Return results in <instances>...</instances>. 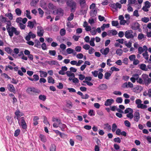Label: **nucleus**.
I'll list each match as a JSON object with an SVG mask.
<instances>
[{
	"label": "nucleus",
	"instance_id": "nucleus-63",
	"mask_svg": "<svg viewBox=\"0 0 151 151\" xmlns=\"http://www.w3.org/2000/svg\"><path fill=\"white\" fill-rule=\"evenodd\" d=\"M124 123L125 125L128 127H130L131 126L130 122L128 120H125L124 121Z\"/></svg>",
	"mask_w": 151,
	"mask_h": 151
},
{
	"label": "nucleus",
	"instance_id": "nucleus-41",
	"mask_svg": "<svg viewBox=\"0 0 151 151\" xmlns=\"http://www.w3.org/2000/svg\"><path fill=\"white\" fill-rule=\"evenodd\" d=\"M47 80L48 81V82L49 83H55V80H54L52 78V77L49 76L48 77Z\"/></svg>",
	"mask_w": 151,
	"mask_h": 151
},
{
	"label": "nucleus",
	"instance_id": "nucleus-7",
	"mask_svg": "<svg viewBox=\"0 0 151 151\" xmlns=\"http://www.w3.org/2000/svg\"><path fill=\"white\" fill-rule=\"evenodd\" d=\"M39 91L37 89L32 87H29L26 90L27 92L30 95L33 94L34 93H39Z\"/></svg>",
	"mask_w": 151,
	"mask_h": 151
},
{
	"label": "nucleus",
	"instance_id": "nucleus-61",
	"mask_svg": "<svg viewBox=\"0 0 151 151\" xmlns=\"http://www.w3.org/2000/svg\"><path fill=\"white\" fill-rule=\"evenodd\" d=\"M145 6L148 8H150L151 6L150 3L148 1H146L145 3Z\"/></svg>",
	"mask_w": 151,
	"mask_h": 151
},
{
	"label": "nucleus",
	"instance_id": "nucleus-35",
	"mask_svg": "<svg viewBox=\"0 0 151 151\" xmlns=\"http://www.w3.org/2000/svg\"><path fill=\"white\" fill-rule=\"evenodd\" d=\"M144 58L146 60H148L149 59V55L148 54V52L147 51H145V52L142 54Z\"/></svg>",
	"mask_w": 151,
	"mask_h": 151
},
{
	"label": "nucleus",
	"instance_id": "nucleus-64",
	"mask_svg": "<svg viewBox=\"0 0 151 151\" xmlns=\"http://www.w3.org/2000/svg\"><path fill=\"white\" fill-rule=\"evenodd\" d=\"M83 47L85 50H88L91 47L89 45L86 44L83 46Z\"/></svg>",
	"mask_w": 151,
	"mask_h": 151
},
{
	"label": "nucleus",
	"instance_id": "nucleus-21",
	"mask_svg": "<svg viewBox=\"0 0 151 151\" xmlns=\"http://www.w3.org/2000/svg\"><path fill=\"white\" fill-rule=\"evenodd\" d=\"M48 7L51 11H53L54 13H55V11H56L55 6H54L53 4L51 3H50L49 4Z\"/></svg>",
	"mask_w": 151,
	"mask_h": 151
},
{
	"label": "nucleus",
	"instance_id": "nucleus-12",
	"mask_svg": "<svg viewBox=\"0 0 151 151\" xmlns=\"http://www.w3.org/2000/svg\"><path fill=\"white\" fill-rule=\"evenodd\" d=\"M139 77V75L137 73H135L132 76V77L130 78L131 81L133 83L137 81L138 78Z\"/></svg>",
	"mask_w": 151,
	"mask_h": 151
},
{
	"label": "nucleus",
	"instance_id": "nucleus-5",
	"mask_svg": "<svg viewBox=\"0 0 151 151\" xmlns=\"http://www.w3.org/2000/svg\"><path fill=\"white\" fill-rule=\"evenodd\" d=\"M18 120L19 124L23 129H26L27 128V126L25 121L24 118V117H21Z\"/></svg>",
	"mask_w": 151,
	"mask_h": 151
},
{
	"label": "nucleus",
	"instance_id": "nucleus-14",
	"mask_svg": "<svg viewBox=\"0 0 151 151\" xmlns=\"http://www.w3.org/2000/svg\"><path fill=\"white\" fill-rule=\"evenodd\" d=\"M114 100L113 99H108L105 101L104 105L106 106H110L114 103Z\"/></svg>",
	"mask_w": 151,
	"mask_h": 151
},
{
	"label": "nucleus",
	"instance_id": "nucleus-4",
	"mask_svg": "<svg viewBox=\"0 0 151 151\" xmlns=\"http://www.w3.org/2000/svg\"><path fill=\"white\" fill-rule=\"evenodd\" d=\"M135 33H134L131 30H128L126 31L124 33L125 37L127 39L133 38L134 37V34Z\"/></svg>",
	"mask_w": 151,
	"mask_h": 151
},
{
	"label": "nucleus",
	"instance_id": "nucleus-62",
	"mask_svg": "<svg viewBox=\"0 0 151 151\" xmlns=\"http://www.w3.org/2000/svg\"><path fill=\"white\" fill-rule=\"evenodd\" d=\"M20 130L19 129H18L16 130L14 133V136L15 137H17L19 135L20 133Z\"/></svg>",
	"mask_w": 151,
	"mask_h": 151
},
{
	"label": "nucleus",
	"instance_id": "nucleus-9",
	"mask_svg": "<svg viewBox=\"0 0 151 151\" xmlns=\"http://www.w3.org/2000/svg\"><path fill=\"white\" fill-rule=\"evenodd\" d=\"M44 32V30L42 27L40 26H37V34L38 36L40 37L42 36Z\"/></svg>",
	"mask_w": 151,
	"mask_h": 151
},
{
	"label": "nucleus",
	"instance_id": "nucleus-46",
	"mask_svg": "<svg viewBox=\"0 0 151 151\" xmlns=\"http://www.w3.org/2000/svg\"><path fill=\"white\" fill-rule=\"evenodd\" d=\"M117 126L116 125L115 123H114L112 124V131L113 132H115L116 130L117 129Z\"/></svg>",
	"mask_w": 151,
	"mask_h": 151
},
{
	"label": "nucleus",
	"instance_id": "nucleus-58",
	"mask_svg": "<svg viewBox=\"0 0 151 151\" xmlns=\"http://www.w3.org/2000/svg\"><path fill=\"white\" fill-rule=\"evenodd\" d=\"M143 95L145 96L147 95L149 97L151 98V88L149 89L148 90V93H146V94H145V93H144Z\"/></svg>",
	"mask_w": 151,
	"mask_h": 151
},
{
	"label": "nucleus",
	"instance_id": "nucleus-26",
	"mask_svg": "<svg viewBox=\"0 0 151 151\" xmlns=\"http://www.w3.org/2000/svg\"><path fill=\"white\" fill-rule=\"evenodd\" d=\"M97 13L96 9H91L90 12V15L92 17H94L96 16Z\"/></svg>",
	"mask_w": 151,
	"mask_h": 151
},
{
	"label": "nucleus",
	"instance_id": "nucleus-33",
	"mask_svg": "<svg viewBox=\"0 0 151 151\" xmlns=\"http://www.w3.org/2000/svg\"><path fill=\"white\" fill-rule=\"evenodd\" d=\"M39 137L40 139L43 142H45L47 140L46 137L44 135L40 134V135Z\"/></svg>",
	"mask_w": 151,
	"mask_h": 151
},
{
	"label": "nucleus",
	"instance_id": "nucleus-2",
	"mask_svg": "<svg viewBox=\"0 0 151 151\" xmlns=\"http://www.w3.org/2000/svg\"><path fill=\"white\" fill-rule=\"evenodd\" d=\"M67 6L71 8L70 11L71 12H75L76 8V3L73 0H68L66 2Z\"/></svg>",
	"mask_w": 151,
	"mask_h": 151
},
{
	"label": "nucleus",
	"instance_id": "nucleus-38",
	"mask_svg": "<svg viewBox=\"0 0 151 151\" xmlns=\"http://www.w3.org/2000/svg\"><path fill=\"white\" fill-rule=\"evenodd\" d=\"M104 129L107 130H109L111 129V127L108 124H104Z\"/></svg>",
	"mask_w": 151,
	"mask_h": 151
},
{
	"label": "nucleus",
	"instance_id": "nucleus-28",
	"mask_svg": "<svg viewBox=\"0 0 151 151\" xmlns=\"http://www.w3.org/2000/svg\"><path fill=\"white\" fill-rule=\"evenodd\" d=\"M132 27L134 30L138 29L139 28L140 24L137 22H135L133 24Z\"/></svg>",
	"mask_w": 151,
	"mask_h": 151
},
{
	"label": "nucleus",
	"instance_id": "nucleus-50",
	"mask_svg": "<svg viewBox=\"0 0 151 151\" xmlns=\"http://www.w3.org/2000/svg\"><path fill=\"white\" fill-rule=\"evenodd\" d=\"M49 53L51 55L55 56L56 55V52L55 50H50L49 51Z\"/></svg>",
	"mask_w": 151,
	"mask_h": 151
},
{
	"label": "nucleus",
	"instance_id": "nucleus-24",
	"mask_svg": "<svg viewBox=\"0 0 151 151\" xmlns=\"http://www.w3.org/2000/svg\"><path fill=\"white\" fill-rule=\"evenodd\" d=\"M47 63L51 65H57L59 64L58 61L56 60H55L48 61L47 62Z\"/></svg>",
	"mask_w": 151,
	"mask_h": 151
},
{
	"label": "nucleus",
	"instance_id": "nucleus-8",
	"mask_svg": "<svg viewBox=\"0 0 151 151\" xmlns=\"http://www.w3.org/2000/svg\"><path fill=\"white\" fill-rule=\"evenodd\" d=\"M52 121L55 122L53 124V126L54 127H59V124H60V120L57 118L53 117L52 119Z\"/></svg>",
	"mask_w": 151,
	"mask_h": 151
},
{
	"label": "nucleus",
	"instance_id": "nucleus-10",
	"mask_svg": "<svg viewBox=\"0 0 151 151\" xmlns=\"http://www.w3.org/2000/svg\"><path fill=\"white\" fill-rule=\"evenodd\" d=\"M36 37V35L33 33L32 32H29L28 35L25 37V39L26 40L29 41L30 40V38L34 39Z\"/></svg>",
	"mask_w": 151,
	"mask_h": 151
},
{
	"label": "nucleus",
	"instance_id": "nucleus-20",
	"mask_svg": "<svg viewBox=\"0 0 151 151\" xmlns=\"http://www.w3.org/2000/svg\"><path fill=\"white\" fill-rule=\"evenodd\" d=\"M139 68L143 71H147L148 68H147L146 65L145 64L142 63L139 65Z\"/></svg>",
	"mask_w": 151,
	"mask_h": 151
},
{
	"label": "nucleus",
	"instance_id": "nucleus-16",
	"mask_svg": "<svg viewBox=\"0 0 151 151\" xmlns=\"http://www.w3.org/2000/svg\"><path fill=\"white\" fill-rule=\"evenodd\" d=\"M109 51V49L108 47H106L105 49H101L100 50V52L104 55H107Z\"/></svg>",
	"mask_w": 151,
	"mask_h": 151
},
{
	"label": "nucleus",
	"instance_id": "nucleus-51",
	"mask_svg": "<svg viewBox=\"0 0 151 151\" xmlns=\"http://www.w3.org/2000/svg\"><path fill=\"white\" fill-rule=\"evenodd\" d=\"M134 115L133 114V112L129 113L127 114V116L130 119H132Z\"/></svg>",
	"mask_w": 151,
	"mask_h": 151
},
{
	"label": "nucleus",
	"instance_id": "nucleus-6",
	"mask_svg": "<svg viewBox=\"0 0 151 151\" xmlns=\"http://www.w3.org/2000/svg\"><path fill=\"white\" fill-rule=\"evenodd\" d=\"M136 104L137 105V107L139 108H140L142 109H146L147 107L146 105H144L142 104V101L140 99H137L135 101Z\"/></svg>",
	"mask_w": 151,
	"mask_h": 151
},
{
	"label": "nucleus",
	"instance_id": "nucleus-42",
	"mask_svg": "<svg viewBox=\"0 0 151 151\" xmlns=\"http://www.w3.org/2000/svg\"><path fill=\"white\" fill-rule=\"evenodd\" d=\"M111 74L109 72H106L104 74V78L105 79L108 80L109 78L111 76Z\"/></svg>",
	"mask_w": 151,
	"mask_h": 151
},
{
	"label": "nucleus",
	"instance_id": "nucleus-40",
	"mask_svg": "<svg viewBox=\"0 0 151 151\" xmlns=\"http://www.w3.org/2000/svg\"><path fill=\"white\" fill-rule=\"evenodd\" d=\"M123 52L122 50L120 49H117L116 51V53L119 56H121L122 55Z\"/></svg>",
	"mask_w": 151,
	"mask_h": 151
},
{
	"label": "nucleus",
	"instance_id": "nucleus-18",
	"mask_svg": "<svg viewBox=\"0 0 151 151\" xmlns=\"http://www.w3.org/2000/svg\"><path fill=\"white\" fill-rule=\"evenodd\" d=\"M33 76L34 78H33L29 77H28L27 78L29 80L32 81H38L39 80V76L37 75H34Z\"/></svg>",
	"mask_w": 151,
	"mask_h": 151
},
{
	"label": "nucleus",
	"instance_id": "nucleus-60",
	"mask_svg": "<svg viewBox=\"0 0 151 151\" xmlns=\"http://www.w3.org/2000/svg\"><path fill=\"white\" fill-rule=\"evenodd\" d=\"M60 33L61 35L64 36L65 34V30L64 29H62L60 30Z\"/></svg>",
	"mask_w": 151,
	"mask_h": 151
},
{
	"label": "nucleus",
	"instance_id": "nucleus-17",
	"mask_svg": "<svg viewBox=\"0 0 151 151\" xmlns=\"http://www.w3.org/2000/svg\"><path fill=\"white\" fill-rule=\"evenodd\" d=\"M14 114L16 116L17 119V120L19 119V117L24 115L23 113L20 111L19 110H16Z\"/></svg>",
	"mask_w": 151,
	"mask_h": 151
},
{
	"label": "nucleus",
	"instance_id": "nucleus-53",
	"mask_svg": "<svg viewBox=\"0 0 151 151\" xmlns=\"http://www.w3.org/2000/svg\"><path fill=\"white\" fill-rule=\"evenodd\" d=\"M90 31L92 35H95L96 34V30L93 28L91 29Z\"/></svg>",
	"mask_w": 151,
	"mask_h": 151
},
{
	"label": "nucleus",
	"instance_id": "nucleus-52",
	"mask_svg": "<svg viewBox=\"0 0 151 151\" xmlns=\"http://www.w3.org/2000/svg\"><path fill=\"white\" fill-rule=\"evenodd\" d=\"M129 59L131 61H134L136 58V56L134 55H132L129 57Z\"/></svg>",
	"mask_w": 151,
	"mask_h": 151
},
{
	"label": "nucleus",
	"instance_id": "nucleus-27",
	"mask_svg": "<svg viewBox=\"0 0 151 151\" xmlns=\"http://www.w3.org/2000/svg\"><path fill=\"white\" fill-rule=\"evenodd\" d=\"M137 38L139 40H144L146 38V36L142 33H139L138 36Z\"/></svg>",
	"mask_w": 151,
	"mask_h": 151
},
{
	"label": "nucleus",
	"instance_id": "nucleus-47",
	"mask_svg": "<svg viewBox=\"0 0 151 151\" xmlns=\"http://www.w3.org/2000/svg\"><path fill=\"white\" fill-rule=\"evenodd\" d=\"M141 20L143 22L147 23L150 20V19L148 17H144L142 18Z\"/></svg>",
	"mask_w": 151,
	"mask_h": 151
},
{
	"label": "nucleus",
	"instance_id": "nucleus-48",
	"mask_svg": "<svg viewBox=\"0 0 151 151\" xmlns=\"http://www.w3.org/2000/svg\"><path fill=\"white\" fill-rule=\"evenodd\" d=\"M66 51L68 54H70L73 53L74 52V50L71 48H69L66 50Z\"/></svg>",
	"mask_w": 151,
	"mask_h": 151
},
{
	"label": "nucleus",
	"instance_id": "nucleus-37",
	"mask_svg": "<svg viewBox=\"0 0 151 151\" xmlns=\"http://www.w3.org/2000/svg\"><path fill=\"white\" fill-rule=\"evenodd\" d=\"M15 12L16 14L18 16H20L21 15L22 12L19 8H17L16 9Z\"/></svg>",
	"mask_w": 151,
	"mask_h": 151
},
{
	"label": "nucleus",
	"instance_id": "nucleus-22",
	"mask_svg": "<svg viewBox=\"0 0 151 151\" xmlns=\"http://www.w3.org/2000/svg\"><path fill=\"white\" fill-rule=\"evenodd\" d=\"M36 23V22L35 21L33 22L30 21H29L27 22V27L32 29L34 27L35 24Z\"/></svg>",
	"mask_w": 151,
	"mask_h": 151
},
{
	"label": "nucleus",
	"instance_id": "nucleus-30",
	"mask_svg": "<svg viewBox=\"0 0 151 151\" xmlns=\"http://www.w3.org/2000/svg\"><path fill=\"white\" fill-rule=\"evenodd\" d=\"M80 6L82 8H84L86 5V2L85 0H80Z\"/></svg>",
	"mask_w": 151,
	"mask_h": 151
},
{
	"label": "nucleus",
	"instance_id": "nucleus-44",
	"mask_svg": "<svg viewBox=\"0 0 151 151\" xmlns=\"http://www.w3.org/2000/svg\"><path fill=\"white\" fill-rule=\"evenodd\" d=\"M39 99L41 100L44 101L46 99V97L44 95H40L39 96Z\"/></svg>",
	"mask_w": 151,
	"mask_h": 151
},
{
	"label": "nucleus",
	"instance_id": "nucleus-23",
	"mask_svg": "<svg viewBox=\"0 0 151 151\" xmlns=\"http://www.w3.org/2000/svg\"><path fill=\"white\" fill-rule=\"evenodd\" d=\"M98 88L100 90H104L107 88V86L106 84H102L99 86Z\"/></svg>",
	"mask_w": 151,
	"mask_h": 151
},
{
	"label": "nucleus",
	"instance_id": "nucleus-15",
	"mask_svg": "<svg viewBox=\"0 0 151 151\" xmlns=\"http://www.w3.org/2000/svg\"><path fill=\"white\" fill-rule=\"evenodd\" d=\"M7 88L9 91L15 93L16 90L13 85L12 84H9L7 85Z\"/></svg>",
	"mask_w": 151,
	"mask_h": 151
},
{
	"label": "nucleus",
	"instance_id": "nucleus-3",
	"mask_svg": "<svg viewBox=\"0 0 151 151\" xmlns=\"http://www.w3.org/2000/svg\"><path fill=\"white\" fill-rule=\"evenodd\" d=\"M142 78L143 80V84L147 86L151 83V79L149 78L147 75L143 74L142 75Z\"/></svg>",
	"mask_w": 151,
	"mask_h": 151
},
{
	"label": "nucleus",
	"instance_id": "nucleus-32",
	"mask_svg": "<svg viewBox=\"0 0 151 151\" xmlns=\"http://www.w3.org/2000/svg\"><path fill=\"white\" fill-rule=\"evenodd\" d=\"M24 14H26L27 17L29 19H32V17L30 16V12L29 10H27Z\"/></svg>",
	"mask_w": 151,
	"mask_h": 151
},
{
	"label": "nucleus",
	"instance_id": "nucleus-56",
	"mask_svg": "<svg viewBox=\"0 0 151 151\" xmlns=\"http://www.w3.org/2000/svg\"><path fill=\"white\" fill-rule=\"evenodd\" d=\"M56 147L54 145H52L50 148V151H55Z\"/></svg>",
	"mask_w": 151,
	"mask_h": 151
},
{
	"label": "nucleus",
	"instance_id": "nucleus-31",
	"mask_svg": "<svg viewBox=\"0 0 151 151\" xmlns=\"http://www.w3.org/2000/svg\"><path fill=\"white\" fill-rule=\"evenodd\" d=\"M63 11L61 8H59L56 10V14L59 15L63 16Z\"/></svg>",
	"mask_w": 151,
	"mask_h": 151
},
{
	"label": "nucleus",
	"instance_id": "nucleus-11",
	"mask_svg": "<svg viewBox=\"0 0 151 151\" xmlns=\"http://www.w3.org/2000/svg\"><path fill=\"white\" fill-rule=\"evenodd\" d=\"M134 120L136 122H138L140 118V114L139 112L136 111L134 114Z\"/></svg>",
	"mask_w": 151,
	"mask_h": 151
},
{
	"label": "nucleus",
	"instance_id": "nucleus-36",
	"mask_svg": "<svg viewBox=\"0 0 151 151\" xmlns=\"http://www.w3.org/2000/svg\"><path fill=\"white\" fill-rule=\"evenodd\" d=\"M39 1V0H32L30 3L31 6H35Z\"/></svg>",
	"mask_w": 151,
	"mask_h": 151
},
{
	"label": "nucleus",
	"instance_id": "nucleus-55",
	"mask_svg": "<svg viewBox=\"0 0 151 151\" xmlns=\"http://www.w3.org/2000/svg\"><path fill=\"white\" fill-rule=\"evenodd\" d=\"M74 15L73 13H71L70 14V16L68 18V20L69 21H71L74 18Z\"/></svg>",
	"mask_w": 151,
	"mask_h": 151
},
{
	"label": "nucleus",
	"instance_id": "nucleus-49",
	"mask_svg": "<svg viewBox=\"0 0 151 151\" xmlns=\"http://www.w3.org/2000/svg\"><path fill=\"white\" fill-rule=\"evenodd\" d=\"M137 82L140 84H143V80L142 78L139 77L137 80Z\"/></svg>",
	"mask_w": 151,
	"mask_h": 151
},
{
	"label": "nucleus",
	"instance_id": "nucleus-34",
	"mask_svg": "<svg viewBox=\"0 0 151 151\" xmlns=\"http://www.w3.org/2000/svg\"><path fill=\"white\" fill-rule=\"evenodd\" d=\"M89 115L90 116H93L95 115V111L93 109H89L88 112Z\"/></svg>",
	"mask_w": 151,
	"mask_h": 151
},
{
	"label": "nucleus",
	"instance_id": "nucleus-43",
	"mask_svg": "<svg viewBox=\"0 0 151 151\" xmlns=\"http://www.w3.org/2000/svg\"><path fill=\"white\" fill-rule=\"evenodd\" d=\"M133 112V109H132L129 108H127L124 111V113L125 114H128Z\"/></svg>",
	"mask_w": 151,
	"mask_h": 151
},
{
	"label": "nucleus",
	"instance_id": "nucleus-19",
	"mask_svg": "<svg viewBox=\"0 0 151 151\" xmlns=\"http://www.w3.org/2000/svg\"><path fill=\"white\" fill-rule=\"evenodd\" d=\"M108 35L110 36H114L117 33V31L115 30H109L108 31Z\"/></svg>",
	"mask_w": 151,
	"mask_h": 151
},
{
	"label": "nucleus",
	"instance_id": "nucleus-1",
	"mask_svg": "<svg viewBox=\"0 0 151 151\" xmlns=\"http://www.w3.org/2000/svg\"><path fill=\"white\" fill-rule=\"evenodd\" d=\"M8 23H7V26H6V30L8 32L9 36L11 37H12L13 36V33L16 35H18L20 34V32L19 31L17 30V28L13 27H10L9 26L11 24L10 21L8 22Z\"/></svg>",
	"mask_w": 151,
	"mask_h": 151
},
{
	"label": "nucleus",
	"instance_id": "nucleus-57",
	"mask_svg": "<svg viewBox=\"0 0 151 151\" xmlns=\"http://www.w3.org/2000/svg\"><path fill=\"white\" fill-rule=\"evenodd\" d=\"M112 25L114 26H117L119 25L118 21L113 20L112 21Z\"/></svg>",
	"mask_w": 151,
	"mask_h": 151
},
{
	"label": "nucleus",
	"instance_id": "nucleus-45",
	"mask_svg": "<svg viewBox=\"0 0 151 151\" xmlns=\"http://www.w3.org/2000/svg\"><path fill=\"white\" fill-rule=\"evenodd\" d=\"M136 2V0H128V3L127 5H131V4H135Z\"/></svg>",
	"mask_w": 151,
	"mask_h": 151
},
{
	"label": "nucleus",
	"instance_id": "nucleus-59",
	"mask_svg": "<svg viewBox=\"0 0 151 151\" xmlns=\"http://www.w3.org/2000/svg\"><path fill=\"white\" fill-rule=\"evenodd\" d=\"M116 101L118 103H121L122 102L123 99L121 97H119L116 99Z\"/></svg>",
	"mask_w": 151,
	"mask_h": 151
},
{
	"label": "nucleus",
	"instance_id": "nucleus-29",
	"mask_svg": "<svg viewBox=\"0 0 151 151\" xmlns=\"http://www.w3.org/2000/svg\"><path fill=\"white\" fill-rule=\"evenodd\" d=\"M39 73H40V76L42 78L46 77L47 75V73L45 71L40 70Z\"/></svg>",
	"mask_w": 151,
	"mask_h": 151
},
{
	"label": "nucleus",
	"instance_id": "nucleus-13",
	"mask_svg": "<svg viewBox=\"0 0 151 151\" xmlns=\"http://www.w3.org/2000/svg\"><path fill=\"white\" fill-rule=\"evenodd\" d=\"M110 6L113 8L115 10H117V8L120 9L122 7V5L118 3L116 4H113L110 5Z\"/></svg>",
	"mask_w": 151,
	"mask_h": 151
},
{
	"label": "nucleus",
	"instance_id": "nucleus-25",
	"mask_svg": "<svg viewBox=\"0 0 151 151\" xmlns=\"http://www.w3.org/2000/svg\"><path fill=\"white\" fill-rule=\"evenodd\" d=\"M39 118L38 116H35L33 119V124L34 126H36L38 124V120Z\"/></svg>",
	"mask_w": 151,
	"mask_h": 151
},
{
	"label": "nucleus",
	"instance_id": "nucleus-39",
	"mask_svg": "<svg viewBox=\"0 0 151 151\" xmlns=\"http://www.w3.org/2000/svg\"><path fill=\"white\" fill-rule=\"evenodd\" d=\"M66 74L68 76H72L73 78H74L75 77V74L74 73H72L71 72V71H68L66 72Z\"/></svg>",
	"mask_w": 151,
	"mask_h": 151
},
{
	"label": "nucleus",
	"instance_id": "nucleus-54",
	"mask_svg": "<svg viewBox=\"0 0 151 151\" xmlns=\"http://www.w3.org/2000/svg\"><path fill=\"white\" fill-rule=\"evenodd\" d=\"M19 26L21 29H24L26 27V26L22 23H19Z\"/></svg>",
	"mask_w": 151,
	"mask_h": 151
}]
</instances>
